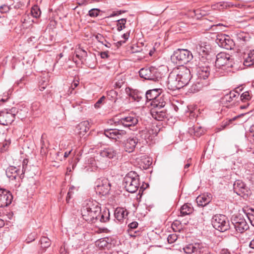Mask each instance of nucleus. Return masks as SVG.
<instances>
[{
	"mask_svg": "<svg viewBox=\"0 0 254 254\" xmlns=\"http://www.w3.org/2000/svg\"><path fill=\"white\" fill-rule=\"evenodd\" d=\"M81 213L83 219L89 223L106 222L110 218L109 210L106 209L101 211L98 203L95 200H85Z\"/></svg>",
	"mask_w": 254,
	"mask_h": 254,
	"instance_id": "obj_1",
	"label": "nucleus"
},
{
	"mask_svg": "<svg viewBox=\"0 0 254 254\" xmlns=\"http://www.w3.org/2000/svg\"><path fill=\"white\" fill-rule=\"evenodd\" d=\"M139 176L134 172L128 173L124 178L123 184L127 191L130 192H135L138 189L139 186Z\"/></svg>",
	"mask_w": 254,
	"mask_h": 254,
	"instance_id": "obj_2",
	"label": "nucleus"
},
{
	"mask_svg": "<svg viewBox=\"0 0 254 254\" xmlns=\"http://www.w3.org/2000/svg\"><path fill=\"white\" fill-rule=\"evenodd\" d=\"M193 58L191 52L187 49H178L174 51L171 56L173 62L180 65L186 64Z\"/></svg>",
	"mask_w": 254,
	"mask_h": 254,
	"instance_id": "obj_3",
	"label": "nucleus"
},
{
	"mask_svg": "<svg viewBox=\"0 0 254 254\" xmlns=\"http://www.w3.org/2000/svg\"><path fill=\"white\" fill-rule=\"evenodd\" d=\"M139 73L141 78L155 82L159 81L162 78V74L159 69L153 66L141 68Z\"/></svg>",
	"mask_w": 254,
	"mask_h": 254,
	"instance_id": "obj_4",
	"label": "nucleus"
},
{
	"mask_svg": "<svg viewBox=\"0 0 254 254\" xmlns=\"http://www.w3.org/2000/svg\"><path fill=\"white\" fill-rule=\"evenodd\" d=\"M213 227L220 232H225L230 228L229 221L226 216L222 214L214 215L212 219Z\"/></svg>",
	"mask_w": 254,
	"mask_h": 254,
	"instance_id": "obj_5",
	"label": "nucleus"
},
{
	"mask_svg": "<svg viewBox=\"0 0 254 254\" xmlns=\"http://www.w3.org/2000/svg\"><path fill=\"white\" fill-rule=\"evenodd\" d=\"M215 64L216 66L219 67L223 66L231 67L233 66V60L229 54L224 52H220L216 56Z\"/></svg>",
	"mask_w": 254,
	"mask_h": 254,
	"instance_id": "obj_6",
	"label": "nucleus"
},
{
	"mask_svg": "<svg viewBox=\"0 0 254 254\" xmlns=\"http://www.w3.org/2000/svg\"><path fill=\"white\" fill-rule=\"evenodd\" d=\"M177 75L182 87L187 85L191 78L190 69L184 66H181L177 71Z\"/></svg>",
	"mask_w": 254,
	"mask_h": 254,
	"instance_id": "obj_7",
	"label": "nucleus"
},
{
	"mask_svg": "<svg viewBox=\"0 0 254 254\" xmlns=\"http://www.w3.org/2000/svg\"><path fill=\"white\" fill-rule=\"evenodd\" d=\"M216 42L220 47L227 50H231L235 46L233 39L225 34L218 35Z\"/></svg>",
	"mask_w": 254,
	"mask_h": 254,
	"instance_id": "obj_8",
	"label": "nucleus"
},
{
	"mask_svg": "<svg viewBox=\"0 0 254 254\" xmlns=\"http://www.w3.org/2000/svg\"><path fill=\"white\" fill-rule=\"evenodd\" d=\"M138 122L137 118L134 115H129L123 117L118 121L119 124L123 125L125 127H128L133 130L136 128L135 126Z\"/></svg>",
	"mask_w": 254,
	"mask_h": 254,
	"instance_id": "obj_9",
	"label": "nucleus"
},
{
	"mask_svg": "<svg viewBox=\"0 0 254 254\" xmlns=\"http://www.w3.org/2000/svg\"><path fill=\"white\" fill-rule=\"evenodd\" d=\"M204 65L199 63L196 67V75L198 79L202 81H207L210 75V67L206 64L205 61H203Z\"/></svg>",
	"mask_w": 254,
	"mask_h": 254,
	"instance_id": "obj_10",
	"label": "nucleus"
},
{
	"mask_svg": "<svg viewBox=\"0 0 254 254\" xmlns=\"http://www.w3.org/2000/svg\"><path fill=\"white\" fill-rule=\"evenodd\" d=\"M13 109L8 111L2 110L0 112V124L3 126H8L11 124L15 119V115L12 113Z\"/></svg>",
	"mask_w": 254,
	"mask_h": 254,
	"instance_id": "obj_11",
	"label": "nucleus"
},
{
	"mask_svg": "<svg viewBox=\"0 0 254 254\" xmlns=\"http://www.w3.org/2000/svg\"><path fill=\"white\" fill-rule=\"evenodd\" d=\"M111 184L109 180L106 178H103L98 181L96 190L97 192L102 195L108 194L111 190Z\"/></svg>",
	"mask_w": 254,
	"mask_h": 254,
	"instance_id": "obj_12",
	"label": "nucleus"
},
{
	"mask_svg": "<svg viewBox=\"0 0 254 254\" xmlns=\"http://www.w3.org/2000/svg\"><path fill=\"white\" fill-rule=\"evenodd\" d=\"M167 86L169 89L173 91L182 88L177 77V71H174L169 74L168 78Z\"/></svg>",
	"mask_w": 254,
	"mask_h": 254,
	"instance_id": "obj_13",
	"label": "nucleus"
},
{
	"mask_svg": "<svg viewBox=\"0 0 254 254\" xmlns=\"http://www.w3.org/2000/svg\"><path fill=\"white\" fill-rule=\"evenodd\" d=\"M13 199V196L10 191L2 189H0V207H4L9 205Z\"/></svg>",
	"mask_w": 254,
	"mask_h": 254,
	"instance_id": "obj_14",
	"label": "nucleus"
},
{
	"mask_svg": "<svg viewBox=\"0 0 254 254\" xmlns=\"http://www.w3.org/2000/svg\"><path fill=\"white\" fill-rule=\"evenodd\" d=\"M195 49L199 56H201L202 60L204 61L206 60V56L208 54L211 48L208 43L201 41L196 46Z\"/></svg>",
	"mask_w": 254,
	"mask_h": 254,
	"instance_id": "obj_15",
	"label": "nucleus"
},
{
	"mask_svg": "<svg viewBox=\"0 0 254 254\" xmlns=\"http://www.w3.org/2000/svg\"><path fill=\"white\" fill-rule=\"evenodd\" d=\"M233 224L235 230L239 233H243L247 230L249 226L245 219L242 217H236L233 220Z\"/></svg>",
	"mask_w": 254,
	"mask_h": 254,
	"instance_id": "obj_16",
	"label": "nucleus"
},
{
	"mask_svg": "<svg viewBox=\"0 0 254 254\" xmlns=\"http://www.w3.org/2000/svg\"><path fill=\"white\" fill-rule=\"evenodd\" d=\"M104 134L109 138L117 140L126 134V131L116 128L107 129L104 130Z\"/></svg>",
	"mask_w": 254,
	"mask_h": 254,
	"instance_id": "obj_17",
	"label": "nucleus"
},
{
	"mask_svg": "<svg viewBox=\"0 0 254 254\" xmlns=\"http://www.w3.org/2000/svg\"><path fill=\"white\" fill-rule=\"evenodd\" d=\"M104 134L109 138L117 140L126 134V131L116 128L107 129L104 130Z\"/></svg>",
	"mask_w": 254,
	"mask_h": 254,
	"instance_id": "obj_18",
	"label": "nucleus"
},
{
	"mask_svg": "<svg viewBox=\"0 0 254 254\" xmlns=\"http://www.w3.org/2000/svg\"><path fill=\"white\" fill-rule=\"evenodd\" d=\"M138 139L136 137H130L123 142L124 149L126 152L130 153L134 151Z\"/></svg>",
	"mask_w": 254,
	"mask_h": 254,
	"instance_id": "obj_19",
	"label": "nucleus"
},
{
	"mask_svg": "<svg viewBox=\"0 0 254 254\" xmlns=\"http://www.w3.org/2000/svg\"><path fill=\"white\" fill-rule=\"evenodd\" d=\"M234 190L239 195H248V190L244 182L240 180H237L234 184Z\"/></svg>",
	"mask_w": 254,
	"mask_h": 254,
	"instance_id": "obj_20",
	"label": "nucleus"
},
{
	"mask_svg": "<svg viewBox=\"0 0 254 254\" xmlns=\"http://www.w3.org/2000/svg\"><path fill=\"white\" fill-rule=\"evenodd\" d=\"M19 173V170L14 166H10L6 170V175L10 180H14L17 179H21L22 177H23V171H22V173L20 175Z\"/></svg>",
	"mask_w": 254,
	"mask_h": 254,
	"instance_id": "obj_21",
	"label": "nucleus"
},
{
	"mask_svg": "<svg viewBox=\"0 0 254 254\" xmlns=\"http://www.w3.org/2000/svg\"><path fill=\"white\" fill-rule=\"evenodd\" d=\"M209 84L208 81H202L198 78L192 84L190 88V92L195 93L200 91L204 86H207Z\"/></svg>",
	"mask_w": 254,
	"mask_h": 254,
	"instance_id": "obj_22",
	"label": "nucleus"
},
{
	"mask_svg": "<svg viewBox=\"0 0 254 254\" xmlns=\"http://www.w3.org/2000/svg\"><path fill=\"white\" fill-rule=\"evenodd\" d=\"M212 199V195L210 193H206L200 195L197 197L196 200L199 206H204L208 204Z\"/></svg>",
	"mask_w": 254,
	"mask_h": 254,
	"instance_id": "obj_23",
	"label": "nucleus"
},
{
	"mask_svg": "<svg viewBox=\"0 0 254 254\" xmlns=\"http://www.w3.org/2000/svg\"><path fill=\"white\" fill-rule=\"evenodd\" d=\"M151 114L152 117L158 121H162L166 118L167 113L164 109H157L156 108H151Z\"/></svg>",
	"mask_w": 254,
	"mask_h": 254,
	"instance_id": "obj_24",
	"label": "nucleus"
},
{
	"mask_svg": "<svg viewBox=\"0 0 254 254\" xmlns=\"http://www.w3.org/2000/svg\"><path fill=\"white\" fill-rule=\"evenodd\" d=\"M90 125L88 121L80 123L76 127L77 133L81 137L83 136L89 129Z\"/></svg>",
	"mask_w": 254,
	"mask_h": 254,
	"instance_id": "obj_25",
	"label": "nucleus"
},
{
	"mask_svg": "<svg viewBox=\"0 0 254 254\" xmlns=\"http://www.w3.org/2000/svg\"><path fill=\"white\" fill-rule=\"evenodd\" d=\"M166 101L163 95L153 100L150 103V105L152 107L151 108H156L159 110L164 107Z\"/></svg>",
	"mask_w": 254,
	"mask_h": 254,
	"instance_id": "obj_26",
	"label": "nucleus"
},
{
	"mask_svg": "<svg viewBox=\"0 0 254 254\" xmlns=\"http://www.w3.org/2000/svg\"><path fill=\"white\" fill-rule=\"evenodd\" d=\"M162 93V89L160 88H155L150 89L146 92L145 97L147 100L151 101L154 100L159 96H161Z\"/></svg>",
	"mask_w": 254,
	"mask_h": 254,
	"instance_id": "obj_27",
	"label": "nucleus"
},
{
	"mask_svg": "<svg viewBox=\"0 0 254 254\" xmlns=\"http://www.w3.org/2000/svg\"><path fill=\"white\" fill-rule=\"evenodd\" d=\"M116 151L111 147H108L101 150L100 156L103 158L106 157L109 159L113 158L116 155Z\"/></svg>",
	"mask_w": 254,
	"mask_h": 254,
	"instance_id": "obj_28",
	"label": "nucleus"
},
{
	"mask_svg": "<svg viewBox=\"0 0 254 254\" xmlns=\"http://www.w3.org/2000/svg\"><path fill=\"white\" fill-rule=\"evenodd\" d=\"M127 215V212L123 208H116L114 213L115 217L119 221L123 220Z\"/></svg>",
	"mask_w": 254,
	"mask_h": 254,
	"instance_id": "obj_29",
	"label": "nucleus"
},
{
	"mask_svg": "<svg viewBox=\"0 0 254 254\" xmlns=\"http://www.w3.org/2000/svg\"><path fill=\"white\" fill-rule=\"evenodd\" d=\"M193 211V208L190 204L186 203L184 204L180 208L181 215L182 216L189 215Z\"/></svg>",
	"mask_w": 254,
	"mask_h": 254,
	"instance_id": "obj_30",
	"label": "nucleus"
},
{
	"mask_svg": "<svg viewBox=\"0 0 254 254\" xmlns=\"http://www.w3.org/2000/svg\"><path fill=\"white\" fill-rule=\"evenodd\" d=\"M244 64L246 66L254 65V50L250 52L245 58Z\"/></svg>",
	"mask_w": 254,
	"mask_h": 254,
	"instance_id": "obj_31",
	"label": "nucleus"
},
{
	"mask_svg": "<svg viewBox=\"0 0 254 254\" xmlns=\"http://www.w3.org/2000/svg\"><path fill=\"white\" fill-rule=\"evenodd\" d=\"M238 96L239 95L238 93L234 91H231L229 94L225 95L222 98V102L223 103H227L229 102H231L233 100V98Z\"/></svg>",
	"mask_w": 254,
	"mask_h": 254,
	"instance_id": "obj_32",
	"label": "nucleus"
},
{
	"mask_svg": "<svg viewBox=\"0 0 254 254\" xmlns=\"http://www.w3.org/2000/svg\"><path fill=\"white\" fill-rule=\"evenodd\" d=\"M236 36L237 40L240 42H245L248 41L249 39L248 34L243 32L238 33Z\"/></svg>",
	"mask_w": 254,
	"mask_h": 254,
	"instance_id": "obj_33",
	"label": "nucleus"
},
{
	"mask_svg": "<svg viewBox=\"0 0 254 254\" xmlns=\"http://www.w3.org/2000/svg\"><path fill=\"white\" fill-rule=\"evenodd\" d=\"M42 248L46 249L49 247L51 244L50 240L46 237H42L40 240Z\"/></svg>",
	"mask_w": 254,
	"mask_h": 254,
	"instance_id": "obj_34",
	"label": "nucleus"
},
{
	"mask_svg": "<svg viewBox=\"0 0 254 254\" xmlns=\"http://www.w3.org/2000/svg\"><path fill=\"white\" fill-rule=\"evenodd\" d=\"M109 245L108 242L105 238L100 239L96 242V246L100 249H104L107 247Z\"/></svg>",
	"mask_w": 254,
	"mask_h": 254,
	"instance_id": "obj_35",
	"label": "nucleus"
},
{
	"mask_svg": "<svg viewBox=\"0 0 254 254\" xmlns=\"http://www.w3.org/2000/svg\"><path fill=\"white\" fill-rule=\"evenodd\" d=\"M41 12L39 7L37 5L33 6L31 10V14L32 16L35 18L40 17Z\"/></svg>",
	"mask_w": 254,
	"mask_h": 254,
	"instance_id": "obj_36",
	"label": "nucleus"
},
{
	"mask_svg": "<svg viewBox=\"0 0 254 254\" xmlns=\"http://www.w3.org/2000/svg\"><path fill=\"white\" fill-rule=\"evenodd\" d=\"M117 30L121 31L125 28V24L126 23V19L122 18L117 21Z\"/></svg>",
	"mask_w": 254,
	"mask_h": 254,
	"instance_id": "obj_37",
	"label": "nucleus"
},
{
	"mask_svg": "<svg viewBox=\"0 0 254 254\" xmlns=\"http://www.w3.org/2000/svg\"><path fill=\"white\" fill-rule=\"evenodd\" d=\"M87 56V53L84 50H79L78 51L75 52V57L81 60L83 58Z\"/></svg>",
	"mask_w": 254,
	"mask_h": 254,
	"instance_id": "obj_38",
	"label": "nucleus"
},
{
	"mask_svg": "<svg viewBox=\"0 0 254 254\" xmlns=\"http://www.w3.org/2000/svg\"><path fill=\"white\" fill-rule=\"evenodd\" d=\"M118 96V93L114 90H111L107 93V96L111 100H114L116 101L117 97Z\"/></svg>",
	"mask_w": 254,
	"mask_h": 254,
	"instance_id": "obj_39",
	"label": "nucleus"
},
{
	"mask_svg": "<svg viewBox=\"0 0 254 254\" xmlns=\"http://www.w3.org/2000/svg\"><path fill=\"white\" fill-rule=\"evenodd\" d=\"M108 161L106 160H104L103 159V161L102 162L98 161L96 163V167L100 169H105L108 166Z\"/></svg>",
	"mask_w": 254,
	"mask_h": 254,
	"instance_id": "obj_40",
	"label": "nucleus"
},
{
	"mask_svg": "<svg viewBox=\"0 0 254 254\" xmlns=\"http://www.w3.org/2000/svg\"><path fill=\"white\" fill-rule=\"evenodd\" d=\"M241 100L243 102L249 101L251 99V94L249 91H246L243 93L241 96Z\"/></svg>",
	"mask_w": 254,
	"mask_h": 254,
	"instance_id": "obj_41",
	"label": "nucleus"
},
{
	"mask_svg": "<svg viewBox=\"0 0 254 254\" xmlns=\"http://www.w3.org/2000/svg\"><path fill=\"white\" fill-rule=\"evenodd\" d=\"M100 11L98 8H92L88 11V15L92 17H97Z\"/></svg>",
	"mask_w": 254,
	"mask_h": 254,
	"instance_id": "obj_42",
	"label": "nucleus"
},
{
	"mask_svg": "<svg viewBox=\"0 0 254 254\" xmlns=\"http://www.w3.org/2000/svg\"><path fill=\"white\" fill-rule=\"evenodd\" d=\"M247 215L251 224L254 227V210L252 209L250 212L247 213Z\"/></svg>",
	"mask_w": 254,
	"mask_h": 254,
	"instance_id": "obj_43",
	"label": "nucleus"
},
{
	"mask_svg": "<svg viewBox=\"0 0 254 254\" xmlns=\"http://www.w3.org/2000/svg\"><path fill=\"white\" fill-rule=\"evenodd\" d=\"M178 239V236L176 234H170L167 240L169 243L172 244L174 243Z\"/></svg>",
	"mask_w": 254,
	"mask_h": 254,
	"instance_id": "obj_44",
	"label": "nucleus"
},
{
	"mask_svg": "<svg viewBox=\"0 0 254 254\" xmlns=\"http://www.w3.org/2000/svg\"><path fill=\"white\" fill-rule=\"evenodd\" d=\"M11 91L9 90L8 91L3 93L1 98L0 97V101L2 102H6L9 97V95L11 94Z\"/></svg>",
	"mask_w": 254,
	"mask_h": 254,
	"instance_id": "obj_45",
	"label": "nucleus"
},
{
	"mask_svg": "<svg viewBox=\"0 0 254 254\" xmlns=\"http://www.w3.org/2000/svg\"><path fill=\"white\" fill-rule=\"evenodd\" d=\"M10 144V141L9 140H5L4 142L2 143V147L1 149L2 151H5L8 147Z\"/></svg>",
	"mask_w": 254,
	"mask_h": 254,
	"instance_id": "obj_46",
	"label": "nucleus"
},
{
	"mask_svg": "<svg viewBox=\"0 0 254 254\" xmlns=\"http://www.w3.org/2000/svg\"><path fill=\"white\" fill-rule=\"evenodd\" d=\"M9 10V6L6 4H3L0 7V12L2 13H6Z\"/></svg>",
	"mask_w": 254,
	"mask_h": 254,
	"instance_id": "obj_47",
	"label": "nucleus"
},
{
	"mask_svg": "<svg viewBox=\"0 0 254 254\" xmlns=\"http://www.w3.org/2000/svg\"><path fill=\"white\" fill-rule=\"evenodd\" d=\"M24 7V4L21 1H19V2H16L15 4H13V7L14 8L19 9L20 10H22Z\"/></svg>",
	"mask_w": 254,
	"mask_h": 254,
	"instance_id": "obj_48",
	"label": "nucleus"
},
{
	"mask_svg": "<svg viewBox=\"0 0 254 254\" xmlns=\"http://www.w3.org/2000/svg\"><path fill=\"white\" fill-rule=\"evenodd\" d=\"M105 99V96L101 97L97 102L95 104L94 106L96 108H99L100 107L101 105L103 104Z\"/></svg>",
	"mask_w": 254,
	"mask_h": 254,
	"instance_id": "obj_49",
	"label": "nucleus"
},
{
	"mask_svg": "<svg viewBox=\"0 0 254 254\" xmlns=\"http://www.w3.org/2000/svg\"><path fill=\"white\" fill-rule=\"evenodd\" d=\"M130 97L132 98L134 101H139L141 99V97L139 96L136 93H135L134 91L130 93Z\"/></svg>",
	"mask_w": 254,
	"mask_h": 254,
	"instance_id": "obj_50",
	"label": "nucleus"
},
{
	"mask_svg": "<svg viewBox=\"0 0 254 254\" xmlns=\"http://www.w3.org/2000/svg\"><path fill=\"white\" fill-rule=\"evenodd\" d=\"M95 38L99 42L102 44H104V42L105 41V39L103 35L99 33L95 36Z\"/></svg>",
	"mask_w": 254,
	"mask_h": 254,
	"instance_id": "obj_51",
	"label": "nucleus"
},
{
	"mask_svg": "<svg viewBox=\"0 0 254 254\" xmlns=\"http://www.w3.org/2000/svg\"><path fill=\"white\" fill-rule=\"evenodd\" d=\"M75 189L74 187L72 186L69 189L68 192L67 194L66 200L68 202L71 197V195L73 193L72 190Z\"/></svg>",
	"mask_w": 254,
	"mask_h": 254,
	"instance_id": "obj_52",
	"label": "nucleus"
},
{
	"mask_svg": "<svg viewBox=\"0 0 254 254\" xmlns=\"http://www.w3.org/2000/svg\"><path fill=\"white\" fill-rule=\"evenodd\" d=\"M138 223L136 221L132 222L128 224L129 230H133L136 228L138 226Z\"/></svg>",
	"mask_w": 254,
	"mask_h": 254,
	"instance_id": "obj_53",
	"label": "nucleus"
},
{
	"mask_svg": "<svg viewBox=\"0 0 254 254\" xmlns=\"http://www.w3.org/2000/svg\"><path fill=\"white\" fill-rule=\"evenodd\" d=\"M48 85V82L44 81H43L42 82L40 83V84L39 85V90L41 91L44 90L46 87H47Z\"/></svg>",
	"mask_w": 254,
	"mask_h": 254,
	"instance_id": "obj_54",
	"label": "nucleus"
},
{
	"mask_svg": "<svg viewBox=\"0 0 254 254\" xmlns=\"http://www.w3.org/2000/svg\"><path fill=\"white\" fill-rule=\"evenodd\" d=\"M130 32H127L126 33H125L123 35L122 37L125 39V41H120L118 42L119 44L120 45L122 44V43H125L126 42V41L127 40L129 37Z\"/></svg>",
	"mask_w": 254,
	"mask_h": 254,
	"instance_id": "obj_55",
	"label": "nucleus"
},
{
	"mask_svg": "<svg viewBox=\"0 0 254 254\" xmlns=\"http://www.w3.org/2000/svg\"><path fill=\"white\" fill-rule=\"evenodd\" d=\"M123 83L124 82L122 80L117 81L114 85V87L115 88H120Z\"/></svg>",
	"mask_w": 254,
	"mask_h": 254,
	"instance_id": "obj_56",
	"label": "nucleus"
},
{
	"mask_svg": "<svg viewBox=\"0 0 254 254\" xmlns=\"http://www.w3.org/2000/svg\"><path fill=\"white\" fill-rule=\"evenodd\" d=\"M250 135L252 137L253 140L254 142V125L251 127L250 128Z\"/></svg>",
	"mask_w": 254,
	"mask_h": 254,
	"instance_id": "obj_57",
	"label": "nucleus"
},
{
	"mask_svg": "<svg viewBox=\"0 0 254 254\" xmlns=\"http://www.w3.org/2000/svg\"><path fill=\"white\" fill-rule=\"evenodd\" d=\"M40 106V103L39 102H35L32 104V108L33 110H36L37 108Z\"/></svg>",
	"mask_w": 254,
	"mask_h": 254,
	"instance_id": "obj_58",
	"label": "nucleus"
},
{
	"mask_svg": "<svg viewBox=\"0 0 254 254\" xmlns=\"http://www.w3.org/2000/svg\"><path fill=\"white\" fill-rule=\"evenodd\" d=\"M35 239V235H31L30 236H29L28 239H27L26 240L27 241V243H30V242L34 241Z\"/></svg>",
	"mask_w": 254,
	"mask_h": 254,
	"instance_id": "obj_59",
	"label": "nucleus"
},
{
	"mask_svg": "<svg viewBox=\"0 0 254 254\" xmlns=\"http://www.w3.org/2000/svg\"><path fill=\"white\" fill-rule=\"evenodd\" d=\"M220 254H231L230 252L227 249H223L220 252Z\"/></svg>",
	"mask_w": 254,
	"mask_h": 254,
	"instance_id": "obj_60",
	"label": "nucleus"
},
{
	"mask_svg": "<svg viewBox=\"0 0 254 254\" xmlns=\"http://www.w3.org/2000/svg\"><path fill=\"white\" fill-rule=\"evenodd\" d=\"M100 55H101V57L102 59L107 58L109 56L108 54V52H101Z\"/></svg>",
	"mask_w": 254,
	"mask_h": 254,
	"instance_id": "obj_61",
	"label": "nucleus"
},
{
	"mask_svg": "<svg viewBox=\"0 0 254 254\" xmlns=\"http://www.w3.org/2000/svg\"><path fill=\"white\" fill-rule=\"evenodd\" d=\"M152 164V161L150 160L149 158H147L146 160V163L145 164V166L143 167L147 169L150 165Z\"/></svg>",
	"mask_w": 254,
	"mask_h": 254,
	"instance_id": "obj_62",
	"label": "nucleus"
},
{
	"mask_svg": "<svg viewBox=\"0 0 254 254\" xmlns=\"http://www.w3.org/2000/svg\"><path fill=\"white\" fill-rule=\"evenodd\" d=\"M60 252L61 254H66V253L65 248L63 247L61 248Z\"/></svg>",
	"mask_w": 254,
	"mask_h": 254,
	"instance_id": "obj_63",
	"label": "nucleus"
},
{
	"mask_svg": "<svg viewBox=\"0 0 254 254\" xmlns=\"http://www.w3.org/2000/svg\"><path fill=\"white\" fill-rule=\"evenodd\" d=\"M249 246L251 248L254 249V239L251 241Z\"/></svg>",
	"mask_w": 254,
	"mask_h": 254,
	"instance_id": "obj_64",
	"label": "nucleus"
}]
</instances>
